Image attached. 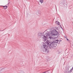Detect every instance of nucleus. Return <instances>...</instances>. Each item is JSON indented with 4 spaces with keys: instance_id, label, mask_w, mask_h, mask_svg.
<instances>
[{
    "instance_id": "obj_1",
    "label": "nucleus",
    "mask_w": 73,
    "mask_h": 73,
    "mask_svg": "<svg viewBox=\"0 0 73 73\" xmlns=\"http://www.w3.org/2000/svg\"><path fill=\"white\" fill-rule=\"evenodd\" d=\"M58 32L55 30H52L51 32L46 33L43 35L42 38L44 42L42 46H41V49L44 52H45L46 53H49V50L47 49V48L52 49L54 48V45L55 42L54 41H49L48 39L49 38L50 41H53L54 38L52 37V36H57L58 35Z\"/></svg>"
},
{
    "instance_id": "obj_2",
    "label": "nucleus",
    "mask_w": 73,
    "mask_h": 73,
    "mask_svg": "<svg viewBox=\"0 0 73 73\" xmlns=\"http://www.w3.org/2000/svg\"><path fill=\"white\" fill-rule=\"evenodd\" d=\"M5 68H3L0 70V73H4L5 72Z\"/></svg>"
},
{
    "instance_id": "obj_3",
    "label": "nucleus",
    "mask_w": 73,
    "mask_h": 73,
    "mask_svg": "<svg viewBox=\"0 0 73 73\" xmlns=\"http://www.w3.org/2000/svg\"><path fill=\"white\" fill-rule=\"evenodd\" d=\"M41 13L40 12H38L36 13V15L38 16H39V15H41Z\"/></svg>"
},
{
    "instance_id": "obj_4",
    "label": "nucleus",
    "mask_w": 73,
    "mask_h": 73,
    "mask_svg": "<svg viewBox=\"0 0 73 73\" xmlns=\"http://www.w3.org/2000/svg\"><path fill=\"white\" fill-rule=\"evenodd\" d=\"M42 34L43 33H39L38 34V37H41V35H42Z\"/></svg>"
},
{
    "instance_id": "obj_5",
    "label": "nucleus",
    "mask_w": 73,
    "mask_h": 73,
    "mask_svg": "<svg viewBox=\"0 0 73 73\" xmlns=\"http://www.w3.org/2000/svg\"><path fill=\"white\" fill-rule=\"evenodd\" d=\"M55 24H57V25H60V22H58V21H56L55 22Z\"/></svg>"
},
{
    "instance_id": "obj_6",
    "label": "nucleus",
    "mask_w": 73,
    "mask_h": 73,
    "mask_svg": "<svg viewBox=\"0 0 73 73\" xmlns=\"http://www.w3.org/2000/svg\"><path fill=\"white\" fill-rule=\"evenodd\" d=\"M39 1L41 4H42V3H44V0H39Z\"/></svg>"
},
{
    "instance_id": "obj_7",
    "label": "nucleus",
    "mask_w": 73,
    "mask_h": 73,
    "mask_svg": "<svg viewBox=\"0 0 73 73\" xmlns=\"http://www.w3.org/2000/svg\"><path fill=\"white\" fill-rule=\"evenodd\" d=\"M3 7L4 9H7L8 7H7V6H3Z\"/></svg>"
},
{
    "instance_id": "obj_8",
    "label": "nucleus",
    "mask_w": 73,
    "mask_h": 73,
    "mask_svg": "<svg viewBox=\"0 0 73 73\" xmlns=\"http://www.w3.org/2000/svg\"><path fill=\"white\" fill-rule=\"evenodd\" d=\"M21 73H25L24 71L21 70Z\"/></svg>"
},
{
    "instance_id": "obj_9",
    "label": "nucleus",
    "mask_w": 73,
    "mask_h": 73,
    "mask_svg": "<svg viewBox=\"0 0 73 73\" xmlns=\"http://www.w3.org/2000/svg\"><path fill=\"white\" fill-rule=\"evenodd\" d=\"M67 41H68L69 40V39L68 38H67Z\"/></svg>"
},
{
    "instance_id": "obj_10",
    "label": "nucleus",
    "mask_w": 73,
    "mask_h": 73,
    "mask_svg": "<svg viewBox=\"0 0 73 73\" xmlns=\"http://www.w3.org/2000/svg\"><path fill=\"white\" fill-rule=\"evenodd\" d=\"M73 67H72V70H73Z\"/></svg>"
},
{
    "instance_id": "obj_11",
    "label": "nucleus",
    "mask_w": 73,
    "mask_h": 73,
    "mask_svg": "<svg viewBox=\"0 0 73 73\" xmlns=\"http://www.w3.org/2000/svg\"><path fill=\"white\" fill-rule=\"evenodd\" d=\"M70 72V71H69V72Z\"/></svg>"
},
{
    "instance_id": "obj_12",
    "label": "nucleus",
    "mask_w": 73,
    "mask_h": 73,
    "mask_svg": "<svg viewBox=\"0 0 73 73\" xmlns=\"http://www.w3.org/2000/svg\"><path fill=\"white\" fill-rule=\"evenodd\" d=\"M63 3V2H62V3Z\"/></svg>"
}]
</instances>
